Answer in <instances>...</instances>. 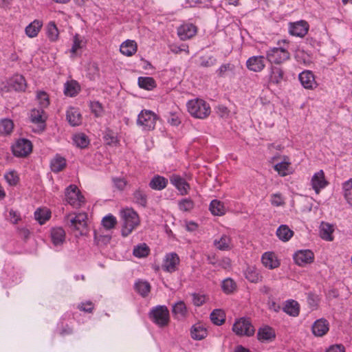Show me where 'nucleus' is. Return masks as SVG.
I'll return each instance as SVG.
<instances>
[{
	"label": "nucleus",
	"mask_w": 352,
	"mask_h": 352,
	"mask_svg": "<svg viewBox=\"0 0 352 352\" xmlns=\"http://www.w3.org/2000/svg\"><path fill=\"white\" fill-rule=\"evenodd\" d=\"M104 140L109 145L116 144L118 142L117 137L111 131L106 133L104 136Z\"/></svg>",
	"instance_id": "e2e57ef3"
},
{
	"label": "nucleus",
	"mask_w": 352,
	"mask_h": 352,
	"mask_svg": "<svg viewBox=\"0 0 352 352\" xmlns=\"http://www.w3.org/2000/svg\"><path fill=\"white\" fill-rule=\"evenodd\" d=\"M73 141L74 144L80 148H85L89 144L88 137L82 133L75 134L73 136Z\"/></svg>",
	"instance_id": "a19ab883"
},
{
	"label": "nucleus",
	"mask_w": 352,
	"mask_h": 352,
	"mask_svg": "<svg viewBox=\"0 0 352 352\" xmlns=\"http://www.w3.org/2000/svg\"><path fill=\"white\" fill-rule=\"evenodd\" d=\"M284 72L280 67H272L270 73V81L274 84L280 83L283 79Z\"/></svg>",
	"instance_id": "c03bdc74"
},
{
	"label": "nucleus",
	"mask_w": 352,
	"mask_h": 352,
	"mask_svg": "<svg viewBox=\"0 0 352 352\" xmlns=\"http://www.w3.org/2000/svg\"><path fill=\"white\" fill-rule=\"evenodd\" d=\"M150 249L146 243H141L134 247L133 254L135 257L144 258L148 255Z\"/></svg>",
	"instance_id": "a18cd8bd"
},
{
	"label": "nucleus",
	"mask_w": 352,
	"mask_h": 352,
	"mask_svg": "<svg viewBox=\"0 0 352 352\" xmlns=\"http://www.w3.org/2000/svg\"><path fill=\"white\" fill-rule=\"evenodd\" d=\"M214 246L219 250H229L231 249V239L226 234H223L219 239L214 241Z\"/></svg>",
	"instance_id": "7c9ffc66"
},
{
	"label": "nucleus",
	"mask_w": 352,
	"mask_h": 352,
	"mask_svg": "<svg viewBox=\"0 0 352 352\" xmlns=\"http://www.w3.org/2000/svg\"><path fill=\"white\" fill-rule=\"evenodd\" d=\"M138 83L140 87L146 90H152L156 87L155 81L151 77H139Z\"/></svg>",
	"instance_id": "79ce46f5"
},
{
	"label": "nucleus",
	"mask_w": 352,
	"mask_h": 352,
	"mask_svg": "<svg viewBox=\"0 0 352 352\" xmlns=\"http://www.w3.org/2000/svg\"><path fill=\"white\" fill-rule=\"evenodd\" d=\"M14 124L10 119H3L0 122V134L9 135L13 130Z\"/></svg>",
	"instance_id": "09e8293b"
},
{
	"label": "nucleus",
	"mask_w": 352,
	"mask_h": 352,
	"mask_svg": "<svg viewBox=\"0 0 352 352\" xmlns=\"http://www.w3.org/2000/svg\"><path fill=\"white\" fill-rule=\"evenodd\" d=\"M168 184V179L160 175H155L149 182V187L155 190H162Z\"/></svg>",
	"instance_id": "bb28decb"
},
{
	"label": "nucleus",
	"mask_w": 352,
	"mask_h": 352,
	"mask_svg": "<svg viewBox=\"0 0 352 352\" xmlns=\"http://www.w3.org/2000/svg\"><path fill=\"white\" fill-rule=\"evenodd\" d=\"M4 178L10 186H16L19 181V177L15 170H10L4 175Z\"/></svg>",
	"instance_id": "6e6d98bb"
},
{
	"label": "nucleus",
	"mask_w": 352,
	"mask_h": 352,
	"mask_svg": "<svg viewBox=\"0 0 352 352\" xmlns=\"http://www.w3.org/2000/svg\"><path fill=\"white\" fill-rule=\"evenodd\" d=\"M175 318L178 320L184 319L188 314V310L184 301H179L174 304L172 309Z\"/></svg>",
	"instance_id": "393cba45"
},
{
	"label": "nucleus",
	"mask_w": 352,
	"mask_h": 352,
	"mask_svg": "<svg viewBox=\"0 0 352 352\" xmlns=\"http://www.w3.org/2000/svg\"><path fill=\"white\" fill-rule=\"evenodd\" d=\"M245 278L252 283H258L261 280L262 276L258 269L253 266L247 267L245 272Z\"/></svg>",
	"instance_id": "2f4dec72"
},
{
	"label": "nucleus",
	"mask_w": 352,
	"mask_h": 352,
	"mask_svg": "<svg viewBox=\"0 0 352 352\" xmlns=\"http://www.w3.org/2000/svg\"><path fill=\"white\" fill-rule=\"evenodd\" d=\"M112 181L114 186L119 190H123L127 184L125 179L121 177H113Z\"/></svg>",
	"instance_id": "052dcab7"
},
{
	"label": "nucleus",
	"mask_w": 352,
	"mask_h": 352,
	"mask_svg": "<svg viewBox=\"0 0 352 352\" xmlns=\"http://www.w3.org/2000/svg\"><path fill=\"white\" fill-rule=\"evenodd\" d=\"M206 301V298L204 295H199L197 294H194L192 295V302L197 306L199 307L202 305Z\"/></svg>",
	"instance_id": "0e129e2a"
},
{
	"label": "nucleus",
	"mask_w": 352,
	"mask_h": 352,
	"mask_svg": "<svg viewBox=\"0 0 352 352\" xmlns=\"http://www.w3.org/2000/svg\"><path fill=\"white\" fill-rule=\"evenodd\" d=\"M257 337L259 340L265 341L271 340L272 338H274L275 334L274 331L271 327L266 326L258 329Z\"/></svg>",
	"instance_id": "58836bf2"
},
{
	"label": "nucleus",
	"mask_w": 352,
	"mask_h": 352,
	"mask_svg": "<svg viewBox=\"0 0 352 352\" xmlns=\"http://www.w3.org/2000/svg\"><path fill=\"white\" fill-rule=\"evenodd\" d=\"M117 223L116 218L112 214H109L102 218V225L106 230H111Z\"/></svg>",
	"instance_id": "5fc2aeb1"
},
{
	"label": "nucleus",
	"mask_w": 352,
	"mask_h": 352,
	"mask_svg": "<svg viewBox=\"0 0 352 352\" xmlns=\"http://www.w3.org/2000/svg\"><path fill=\"white\" fill-rule=\"evenodd\" d=\"M91 109L96 116H100L102 111V105L99 102H93L91 103Z\"/></svg>",
	"instance_id": "69168bd1"
},
{
	"label": "nucleus",
	"mask_w": 352,
	"mask_h": 352,
	"mask_svg": "<svg viewBox=\"0 0 352 352\" xmlns=\"http://www.w3.org/2000/svg\"><path fill=\"white\" fill-rule=\"evenodd\" d=\"M179 209L183 212H188L194 208V202L190 198H185L178 203Z\"/></svg>",
	"instance_id": "4d7b16f0"
},
{
	"label": "nucleus",
	"mask_w": 352,
	"mask_h": 352,
	"mask_svg": "<svg viewBox=\"0 0 352 352\" xmlns=\"http://www.w3.org/2000/svg\"><path fill=\"white\" fill-rule=\"evenodd\" d=\"M47 119V115L43 109L34 108L30 112L31 122L36 124L38 125V130L41 131L45 130Z\"/></svg>",
	"instance_id": "9d476101"
},
{
	"label": "nucleus",
	"mask_w": 352,
	"mask_h": 352,
	"mask_svg": "<svg viewBox=\"0 0 352 352\" xmlns=\"http://www.w3.org/2000/svg\"><path fill=\"white\" fill-rule=\"evenodd\" d=\"M111 236L108 234H101L99 232L94 231V241L98 245H107L111 241Z\"/></svg>",
	"instance_id": "13d9d810"
},
{
	"label": "nucleus",
	"mask_w": 352,
	"mask_h": 352,
	"mask_svg": "<svg viewBox=\"0 0 352 352\" xmlns=\"http://www.w3.org/2000/svg\"><path fill=\"white\" fill-rule=\"evenodd\" d=\"M342 188L344 198L347 203L352 206V178L343 183Z\"/></svg>",
	"instance_id": "49530a36"
},
{
	"label": "nucleus",
	"mask_w": 352,
	"mask_h": 352,
	"mask_svg": "<svg viewBox=\"0 0 352 352\" xmlns=\"http://www.w3.org/2000/svg\"><path fill=\"white\" fill-rule=\"evenodd\" d=\"M266 57L270 63L280 64L288 60L290 54L287 47L280 46L272 47L267 50Z\"/></svg>",
	"instance_id": "0eeeda50"
},
{
	"label": "nucleus",
	"mask_w": 352,
	"mask_h": 352,
	"mask_svg": "<svg viewBox=\"0 0 352 352\" xmlns=\"http://www.w3.org/2000/svg\"><path fill=\"white\" fill-rule=\"evenodd\" d=\"M150 317L155 324L163 327L168 324L169 311L165 305H158L151 309Z\"/></svg>",
	"instance_id": "39448f33"
},
{
	"label": "nucleus",
	"mask_w": 352,
	"mask_h": 352,
	"mask_svg": "<svg viewBox=\"0 0 352 352\" xmlns=\"http://www.w3.org/2000/svg\"><path fill=\"white\" fill-rule=\"evenodd\" d=\"M157 116L150 110H142L139 113L137 120V124L141 126L142 130L151 131L155 129Z\"/></svg>",
	"instance_id": "20e7f679"
},
{
	"label": "nucleus",
	"mask_w": 352,
	"mask_h": 352,
	"mask_svg": "<svg viewBox=\"0 0 352 352\" xmlns=\"http://www.w3.org/2000/svg\"><path fill=\"white\" fill-rule=\"evenodd\" d=\"M293 258L296 265L303 267L314 262V254L309 250H302L296 252Z\"/></svg>",
	"instance_id": "9b49d317"
},
{
	"label": "nucleus",
	"mask_w": 352,
	"mask_h": 352,
	"mask_svg": "<svg viewBox=\"0 0 352 352\" xmlns=\"http://www.w3.org/2000/svg\"><path fill=\"white\" fill-rule=\"evenodd\" d=\"M137 43L132 40H127L123 42L120 47V52L126 56H131L137 52Z\"/></svg>",
	"instance_id": "5701e85b"
},
{
	"label": "nucleus",
	"mask_w": 352,
	"mask_h": 352,
	"mask_svg": "<svg viewBox=\"0 0 352 352\" xmlns=\"http://www.w3.org/2000/svg\"><path fill=\"white\" fill-rule=\"evenodd\" d=\"M294 234V232L286 225L280 226L276 230V235L283 241H289Z\"/></svg>",
	"instance_id": "c9c22d12"
},
{
	"label": "nucleus",
	"mask_w": 352,
	"mask_h": 352,
	"mask_svg": "<svg viewBox=\"0 0 352 352\" xmlns=\"http://www.w3.org/2000/svg\"><path fill=\"white\" fill-rule=\"evenodd\" d=\"M265 59L263 56H253L247 60L246 66L250 71L260 72L265 67Z\"/></svg>",
	"instance_id": "2eb2a0df"
},
{
	"label": "nucleus",
	"mask_w": 352,
	"mask_h": 352,
	"mask_svg": "<svg viewBox=\"0 0 352 352\" xmlns=\"http://www.w3.org/2000/svg\"><path fill=\"white\" fill-rule=\"evenodd\" d=\"M187 108L192 116L199 119L207 118L211 112L209 104L199 98L189 100L187 102Z\"/></svg>",
	"instance_id": "f03ea898"
},
{
	"label": "nucleus",
	"mask_w": 352,
	"mask_h": 352,
	"mask_svg": "<svg viewBox=\"0 0 352 352\" xmlns=\"http://www.w3.org/2000/svg\"><path fill=\"white\" fill-rule=\"evenodd\" d=\"M210 320L216 325H221L225 321V314L221 309H214L210 314Z\"/></svg>",
	"instance_id": "8fccbe9b"
},
{
	"label": "nucleus",
	"mask_w": 352,
	"mask_h": 352,
	"mask_svg": "<svg viewBox=\"0 0 352 352\" xmlns=\"http://www.w3.org/2000/svg\"><path fill=\"white\" fill-rule=\"evenodd\" d=\"M283 311L288 315L296 317L300 313V306L297 301L289 300L286 301Z\"/></svg>",
	"instance_id": "c756f323"
},
{
	"label": "nucleus",
	"mask_w": 352,
	"mask_h": 352,
	"mask_svg": "<svg viewBox=\"0 0 352 352\" xmlns=\"http://www.w3.org/2000/svg\"><path fill=\"white\" fill-rule=\"evenodd\" d=\"M66 166V160L56 155L54 158L51 160L50 167L52 171L54 173H58L61 171Z\"/></svg>",
	"instance_id": "72a5a7b5"
},
{
	"label": "nucleus",
	"mask_w": 352,
	"mask_h": 352,
	"mask_svg": "<svg viewBox=\"0 0 352 352\" xmlns=\"http://www.w3.org/2000/svg\"><path fill=\"white\" fill-rule=\"evenodd\" d=\"M296 58L298 62L303 63L305 65H308L310 63V60L307 56H306L303 52H298L296 55Z\"/></svg>",
	"instance_id": "774afa93"
},
{
	"label": "nucleus",
	"mask_w": 352,
	"mask_h": 352,
	"mask_svg": "<svg viewBox=\"0 0 352 352\" xmlns=\"http://www.w3.org/2000/svg\"><path fill=\"white\" fill-rule=\"evenodd\" d=\"M289 162L283 161L274 165V168L280 176L284 177L289 173Z\"/></svg>",
	"instance_id": "864d4df0"
},
{
	"label": "nucleus",
	"mask_w": 352,
	"mask_h": 352,
	"mask_svg": "<svg viewBox=\"0 0 352 352\" xmlns=\"http://www.w3.org/2000/svg\"><path fill=\"white\" fill-rule=\"evenodd\" d=\"M134 201L138 205L146 207L147 204V196L141 189H138L133 192Z\"/></svg>",
	"instance_id": "de8ad7c7"
},
{
	"label": "nucleus",
	"mask_w": 352,
	"mask_h": 352,
	"mask_svg": "<svg viewBox=\"0 0 352 352\" xmlns=\"http://www.w3.org/2000/svg\"><path fill=\"white\" fill-rule=\"evenodd\" d=\"M135 291L142 297H146L151 292L150 283L144 280L139 279L135 283Z\"/></svg>",
	"instance_id": "cd10ccee"
},
{
	"label": "nucleus",
	"mask_w": 352,
	"mask_h": 352,
	"mask_svg": "<svg viewBox=\"0 0 352 352\" xmlns=\"http://www.w3.org/2000/svg\"><path fill=\"white\" fill-rule=\"evenodd\" d=\"M78 308L85 312L91 313L94 309V305L91 301H87L86 302H81L78 305Z\"/></svg>",
	"instance_id": "680f3d73"
},
{
	"label": "nucleus",
	"mask_w": 352,
	"mask_h": 352,
	"mask_svg": "<svg viewBox=\"0 0 352 352\" xmlns=\"http://www.w3.org/2000/svg\"><path fill=\"white\" fill-rule=\"evenodd\" d=\"M179 263V258L178 255L174 252L169 253L165 256L162 264V269L165 272L172 273L177 270Z\"/></svg>",
	"instance_id": "4468645a"
},
{
	"label": "nucleus",
	"mask_w": 352,
	"mask_h": 352,
	"mask_svg": "<svg viewBox=\"0 0 352 352\" xmlns=\"http://www.w3.org/2000/svg\"><path fill=\"white\" fill-rule=\"evenodd\" d=\"M122 218L124 223L122 228V235L127 236L139 225V216L136 212L132 209H126L122 212Z\"/></svg>",
	"instance_id": "7ed1b4c3"
},
{
	"label": "nucleus",
	"mask_w": 352,
	"mask_h": 352,
	"mask_svg": "<svg viewBox=\"0 0 352 352\" xmlns=\"http://www.w3.org/2000/svg\"><path fill=\"white\" fill-rule=\"evenodd\" d=\"M302 86L306 89H314L318 87L314 73L310 70H304L298 75Z\"/></svg>",
	"instance_id": "f8f14e48"
},
{
	"label": "nucleus",
	"mask_w": 352,
	"mask_h": 352,
	"mask_svg": "<svg viewBox=\"0 0 352 352\" xmlns=\"http://www.w3.org/2000/svg\"><path fill=\"white\" fill-rule=\"evenodd\" d=\"M263 265L270 270L277 268L280 265L276 254L272 252H265L261 257Z\"/></svg>",
	"instance_id": "412c9836"
},
{
	"label": "nucleus",
	"mask_w": 352,
	"mask_h": 352,
	"mask_svg": "<svg viewBox=\"0 0 352 352\" xmlns=\"http://www.w3.org/2000/svg\"><path fill=\"white\" fill-rule=\"evenodd\" d=\"M14 156L24 157L28 156L32 151V142L27 139H19L12 146Z\"/></svg>",
	"instance_id": "1a4fd4ad"
},
{
	"label": "nucleus",
	"mask_w": 352,
	"mask_h": 352,
	"mask_svg": "<svg viewBox=\"0 0 352 352\" xmlns=\"http://www.w3.org/2000/svg\"><path fill=\"white\" fill-rule=\"evenodd\" d=\"M50 217L51 213L46 208H38L34 212V218L41 225L44 224Z\"/></svg>",
	"instance_id": "ea45409f"
},
{
	"label": "nucleus",
	"mask_w": 352,
	"mask_h": 352,
	"mask_svg": "<svg viewBox=\"0 0 352 352\" xmlns=\"http://www.w3.org/2000/svg\"><path fill=\"white\" fill-rule=\"evenodd\" d=\"M170 181L181 195H186L188 193L190 188V184L181 176L173 175L170 177Z\"/></svg>",
	"instance_id": "dca6fc26"
},
{
	"label": "nucleus",
	"mask_w": 352,
	"mask_h": 352,
	"mask_svg": "<svg viewBox=\"0 0 352 352\" xmlns=\"http://www.w3.org/2000/svg\"><path fill=\"white\" fill-rule=\"evenodd\" d=\"M46 34L49 40L55 42L58 39L59 31L55 23L50 21L46 27Z\"/></svg>",
	"instance_id": "4c0bfd02"
},
{
	"label": "nucleus",
	"mask_w": 352,
	"mask_h": 352,
	"mask_svg": "<svg viewBox=\"0 0 352 352\" xmlns=\"http://www.w3.org/2000/svg\"><path fill=\"white\" fill-rule=\"evenodd\" d=\"M196 33L197 28L192 23L183 24L177 29L178 36L183 41L191 38Z\"/></svg>",
	"instance_id": "aec40b11"
},
{
	"label": "nucleus",
	"mask_w": 352,
	"mask_h": 352,
	"mask_svg": "<svg viewBox=\"0 0 352 352\" xmlns=\"http://www.w3.org/2000/svg\"><path fill=\"white\" fill-rule=\"evenodd\" d=\"M221 288L225 294H230L236 289V285L232 278H228L222 281Z\"/></svg>",
	"instance_id": "3c124183"
},
{
	"label": "nucleus",
	"mask_w": 352,
	"mask_h": 352,
	"mask_svg": "<svg viewBox=\"0 0 352 352\" xmlns=\"http://www.w3.org/2000/svg\"><path fill=\"white\" fill-rule=\"evenodd\" d=\"M333 228L331 225L327 223H322L320 226V237L327 241H332L333 236L332 235Z\"/></svg>",
	"instance_id": "473e14b6"
},
{
	"label": "nucleus",
	"mask_w": 352,
	"mask_h": 352,
	"mask_svg": "<svg viewBox=\"0 0 352 352\" xmlns=\"http://www.w3.org/2000/svg\"><path fill=\"white\" fill-rule=\"evenodd\" d=\"M65 221L72 230L78 232L80 235L87 234V214L85 212L69 214L65 217Z\"/></svg>",
	"instance_id": "f257e3e1"
},
{
	"label": "nucleus",
	"mask_w": 352,
	"mask_h": 352,
	"mask_svg": "<svg viewBox=\"0 0 352 352\" xmlns=\"http://www.w3.org/2000/svg\"><path fill=\"white\" fill-rule=\"evenodd\" d=\"M80 90V86L78 83L75 80L67 82L65 84V94L70 97L75 96L77 95Z\"/></svg>",
	"instance_id": "37998d69"
},
{
	"label": "nucleus",
	"mask_w": 352,
	"mask_h": 352,
	"mask_svg": "<svg viewBox=\"0 0 352 352\" xmlns=\"http://www.w3.org/2000/svg\"><path fill=\"white\" fill-rule=\"evenodd\" d=\"M271 204L274 206H283L285 205V199L280 193H274L270 196Z\"/></svg>",
	"instance_id": "bf43d9fd"
},
{
	"label": "nucleus",
	"mask_w": 352,
	"mask_h": 352,
	"mask_svg": "<svg viewBox=\"0 0 352 352\" xmlns=\"http://www.w3.org/2000/svg\"><path fill=\"white\" fill-rule=\"evenodd\" d=\"M329 184L326 179L324 173L322 170L315 173L311 179V185L316 194H319L320 190L324 188Z\"/></svg>",
	"instance_id": "ddd939ff"
},
{
	"label": "nucleus",
	"mask_w": 352,
	"mask_h": 352,
	"mask_svg": "<svg viewBox=\"0 0 352 352\" xmlns=\"http://www.w3.org/2000/svg\"><path fill=\"white\" fill-rule=\"evenodd\" d=\"M43 26V22L35 19L30 23L25 29L26 35L30 38L36 37Z\"/></svg>",
	"instance_id": "a878e982"
},
{
	"label": "nucleus",
	"mask_w": 352,
	"mask_h": 352,
	"mask_svg": "<svg viewBox=\"0 0 352 352\" xmlns=\"http://www.w3.org/2000/svg\"><path fill=\"white\" fill-rule=\"evenodd\" d=\"M36 100H38L39 108L44 109L50 105V98L47 94L45 91H40L36 94Z\"/></svg>",
	"instance_id": "603ef678"
},
{
	"label": "nucleus",
	"mask_w": 352,
	"mask_h": 352,
	"mask_svg": "<svg viewBox=\"0 0 352 352\" xmlns=\"http://www.w3.org/2000/svg\"><path fill=\"white\" fill-rule=\"evenodd\" d=\"M191 337L194 340H200L207 336L206 328L201 324H195L191 329Z\"/></svg>",
	"instance_id": "f704fd0d"
},
{
	"label": "nucleus",
	"mask_w": 352,
	"mask_h": 352,
	"mask_svg": "<svg viewBox=\"0 0 352 352\" xmlns=\"http://www.w3.org/2000/svg\"><path fill=\"white\" fill-rule=\"evenodd\" d=\"M309 30V24L305 21H297L289 25V33L296 36L303 37Z\"/></svg>",
	"instance_id": "a211bd4d"
},
{
	"label": "nucleus",
	"mask_w": 352,
	"mask_h": 352,
	"mask_svg": "<svg viewBox=\"0 0 352 352\" xmlns=\"http://www.w3.org/2000/svg\"><path fill=\"white\" fill-rule=\"evenodd\" d=\"M66 201L75 208H78L85 203V197L75 185H70L65 189Z\"/></svg>",
	"instance_id": "423d86ee"
},
{
	"label": "nucleus",
	"mask_w": 352,
	"mask_h": 352,
	"mask_svg": "<svg viewBox=\"0 0 352 352\" xmlns=\"http://www.w3.org/2000/svg\"><path fill=\"white\" fill-rule=\"evenodd\" d=\"M232 331L237 336H252L254 335L255 329L249 320L241 318L234 323Z\"/></svg>",
	"instance_id": "6e6552de"
},
{
	"label": "nucleus",
	"mask_w": 352,
	"mask_h": 352,
	"mask_svg": "<svg viewBox=\"0 0 352 352\" xmlns=\"http://www.w3.org/2000/svg\"><path fill=\"white\" fill-rule=\"evenodd\" d=\"M66 116L68 122L73 126H78L82 122L81 114L74 107H71L67 111Z\"/></svg>",
	"instance_id": "b1692460"
},
{
	"label": "nucleus",
	"mask_w": 352,
	"mask_h": 352,
	"mask_svg": "<svg viewBox=\"0 0 352 352\" xmlns=\"http://www.w3.org/2000/svg\"><path fill=\"white\" fill-rule=\"evenodd\" d=\"M232 69V65L230 63H226L222 65L217 71V73L219 76L223 77L225 74Z\"/></svg>",
	"instance_id": "338daca9"
},
{
	"label": "nucleus",
	"mask_w": 352,
	"mask_h": 352,
	"mask_svg": "<svg viewBox=\"0 0 352 352\" xmlns=\"http://www.w3.org/2000/svg\"><path fill=\"white\" fill-rule=\"evenodd\" d=\"M210 210L212 214L221 216L226 212V208L222 202L217 199H214L210 202Z\"/></svg>",
	"instance_id": "e433bc0d"
},
{
	"label": "nucleus",
	"mask_w": 352,
	"mask_h": 352,
	"mask_svg": "<svg viewBox=\"0 0 352 352\" xmlns=\"http://www.w3.org/2000/svg\"><path fill=\"white\" fill-rule=\"evenodd\" d=\"M87 41L84 36L76 34L72 38V45L70 50L71 56L74 57L78 51L82 49L86 45Z\"/></svg>",
	"instance_id": "4be33fe9"
},
{
	"label": "nucleus",
	"mask_w": 352,
	"mask_h": 352,
	"mask_svg": "<svg viewBox=\"0 0 352 352\" xmlns=\"http://www.w3.org/2000/svg\"><path fill=\"white\" fill-rule=\"evenodd\" d=\"M329 330V322L324 318L316 320L311 327L313 334L317 337H322L327 334Z\"/></svg>",
	"instance_id": "f3484780"
},
{
	"label": "nucleus",
	"mask_w": 352,
	"mask_h": 352,
	"mask_svg": "<svg viewBox=\"0 0 352 352\" xmlns=\"http://www.w3.org/2000/svg\"><path fill=\"white\" fill-rule=\"evenodd\" d=\"M8 88L16 91H23L27 87L25 78L22 75L16 74L11 77L8 82Z\"/></svg>",
	"instance_id": "6ab92c4d"
},
{
	"label": "nucleus",
	"mask_w": 352,
	"mask_h": 352,
	"mask_svg": "<svg viewBox=\"0 0 352 352\" xmlns=\"http://www.w3.org/2000/svg\"><path fill=\"white\" fill-rule=\"evenodd\" d=\"M52 241L56 246L60 245L65 239V230L61 228H55L51 232Z\"/></svg>",
	"instance_id": "c85d7f7f"
}]
</instances>
